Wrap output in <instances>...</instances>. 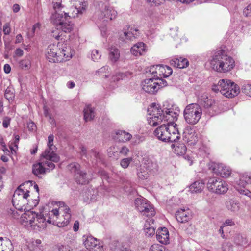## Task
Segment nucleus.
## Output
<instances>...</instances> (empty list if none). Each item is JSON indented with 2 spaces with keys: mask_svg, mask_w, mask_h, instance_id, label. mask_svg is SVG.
I'll list each match as a JSON object with an SVG mask.
<instances>
[{
  "mask_svg": "<svg viewBox=\"0 0 251 251\" xmlns=\"http://www.w3.org/2000/svg\"><path fill=\"white\" fill-rule=\"evenodd\" d=\"M250 184H251V174H244L237 182L236 190L241 194L251 197V192L246 188V186Z\"/></svg>",
  "mask_w": 251,
  "mask_h": 251,
  "instance_id": "11",
  "label": "nucleus"
},
{
  "mask_svg": "<svg viewBox=\"0 0 251 251\" xmlns=\"http://www.w3.org/2000/svg\"><path fill=\"white\" fill-rule=\"evenodd\" d=\"M2 250H3V251H13V245L10 240L7 238L5 239L3 238V240H2Z\"/></svg>",
  "mask_w": 251,
  "mask_h": 251,
  "instance_id": "37",
  "label": "nucleus"
},
{
  "mask_svg": "<svg viewBox=\"0 0 251 251\" xmlns=\"http://www.w3.org/2000/svg\"><path fill=\"white\" fill-rule=\"evenodd\" d=\"M91 153L97 159H99L100 161L102 160V155L99 152H97L95 150H92L91 151Z\"/></svg>",
  "mask_w": 251,
  "mask_h": 251,
  "instance_id": "55",
  "label": "nucleus"
},
{
  "mask_svg": "<svg viewBox=\"0 0 251 251\" xmlns=\"http://www.w3.org/2000/svg\"><path fill=\"white\" fill-rule=\"evenodd\" d=\"M156 239L161 243L167 244L169 243V234L167 228L161 227L156 232Z\"/></svg>",
  "mask_w": 251,
  "mask_h": 251,
  "instance_id": "18",
  "label": "nucleus"
},
{
  "mask_svg": "<svg viewBox=\"0 0 251 251\" xmlns=\"http://www.w3.org/2000/svg\"><path fill=\"white\" fill-rule=\"evenodd\" d=\"M84 119L86 122L92 120L95 116L94 109L91 106V105H86L83 110Z\"/></svg>",
  "mask_w": 251,
  "mask_h": 251,
  "instance_id": "27",
  "label": "nucleus"
},
{
  "mask_svg": "<svg viewBox=\"0 0 251 251\" xmlns=\"http://www.w3.org/2000/svg\"><path fill=\"white\" fill-rule=\"evenodd\" d=\"M201 104L203 107L209 111L211 113V111H214L215 113L217 111V104L215 101L211 99L208 98V97H203L201 101Z\"/></svg>",
  "mask_w": 251,
  "mask_h": 251,
  "instance_id": "19",
  "label": "nucleus"
},
{
  "mask_svg": "<svg viewBox=\"0 0 251 251\" xmlns=\"http://www.w3.org/2000/svg\"><path fill=\"white\" fill-rule=\"evenodd\" d=\"M148 163L145 164V167L148 170V171L150 172H155L158 170V166L157 165L152 162V161H148Z\"/></svg>",
  "mask_w": 251,
  "mask_h": 251,
  "instance_id": "42",
  "label": "nucleus"
},
{
  "mask_svg": "<svg viewBox=\"0 0 251 251\" xmlns=\"http://www.w3.org/2000/svg\"><path fill=\"white\" fill-rule=\"evenodd\" d=\"M191 217L192 215L189 209H180L176 213V218L180 223L188 222Z\"/></svg>",
  "mask_w": 251,
  "mask_h": 251,
  "instance_id": "17",
  "label": "nucleus"
},
{
  "mask_svg": "<svg viewBox=\"0 0 251 251\" xmlns=\"http://www.w3.org/2000/svg\"><path fill=\"white\" fill-rule=\"evenodd\" d=\"M132 30V29H131V30ZM124 34L126 39L129 40H132V38H136L138 37L137 34H134V32H131V31L130 32L124 31Z\"/></svg>",
  "mask_w": 251,
  "mask_h": 251,
  "instance_id": "50",
  "label": "nucleus"
},
{
  "mask_svg": "<svg viewBox=\"0 0 251 251\" xmlns=\"http://www.w3.org/2000/svg\"><path fill=\"white\" fill-rule=\"evenodd\" d=\"M121 246V244H120L118 241H113L110 245V248L112 250H115L117 249H119L120 250V248Z\"/></svg>",
  "mask_w": 251,
  "mask_h": 251,
  "instance_id": "54",
  "label": "nucleus"
},
{
  "mask_svg": "<svg viewBox=\"0 0 251 251\" xmlns=\"http://www.w3.org/2000/svg\"><path fill=\"white\" fill-rule=\"evenodd\" d=\"M226 207L231 212L236 213L240 210V203L237 200L231 199L226 202Z\"/></svg>",
  "mask_w": 251,
  "mask_h": 251,
  "instance_id": "24",
  "label": "nucleus"
},
{
  "mask_svg": "<svg viewBox=\"0 0 251 251\" xmlns=\"http://www.w3.org/2000/svg\"><path fill=\"white\" fill-rule=\"evenodd\" d=\"M70 209L69 207L65 206V208L64 209V211L65 213H66V215H65V220H64L61 223V226H65L67 225L69 223V220L71 218V214L69 213Z\"/></svg>",
  "mask_w": 251,
  "mask_h": 251,
  "instance_id": "38",
  "label": "nucleus"
},
{
  "mask_svg": "<svg viewBox=\"0 0 251 251\" xmlns=\"http://www.w3.org/2000/svg\"><path fill=\"white\" fill-rule=\"evenodd\" d=\"M43 163L41 161L32 166L33 174L40 178L42 177L41 175L45 174L46 171V169L44 167Z\"/></svg>",
  "mask_w": 251,
  "mask_h": 251,
  "instance_id": "23",
  "label": "nucleus"
},
{
  "mask_svg": "<svg viewBox=\"0 0 251 251\" xmlns=\"http://www.w3.org/2000/svg\"><path fill=\"white\" fill-rule=\"evenodd\" d=\"M184 138L188 145L191 146L195 145L198 141V137L195 130L192 128L185 129L184 131Z\"/></svg>",
  "mask_w": 251,
  "mask_h": 251,
  "instance_id": "15",
  "label": "nucleus"
},
{
  "mask_svg": "<svg viewBox=\"0 0 251 251\" xmlns=\"http://www.w3.org/2000/svg\"><path fill=\"white\" fill-rule=\"evenodd\" d=\"M11 121V118L8 117H5L3 118V122H2V125L3 126L6 128L8 127L9 125H10Z\"/></svg>",
  "mask_w": 251,
  "mask_h": 251,
  "instance_id": "56",
  "label": "nucleus"
},
{
  "mask_svg": "<svg viewBox=\"0 0 251 251\" xmlns=\"http://www.w3.org/2000/svg\"><path fill=\"white\" fill-rule=\"evenodd\" d=\"M3 31L5 35H9L11 31L10 25L8 23L4 25L3 27Z\"/></svg>",
  "mask_w": 251,
  "mask_h": 251,
  "instance_id": "53",
  "label": "nucleus"
},
{
  "mask_svg": "<svg viewBox=\"0 0 251 251\" xmlns=\"http://www.w3.org/2000/svg\"><path fill=\"white\" fill-rule=\"evenodd\" d=\"M109 0H95V4L100 11V18L104 21L112 20L117 17V12L108 5Z\"/></svg>",
  "mask_w": 251,
  "mask_h": 251,
  "instance_id": "6",
  "label": "nucleus"
},
{
  "mask_svg": "<svg viewBox=\"0 0 251 251\" xmlns=\"http://www.w3.org/2000/svg\"><path fill=\"white\" fill-rule=\"evenodd\" d=\"M39 201V196H38L37 199H28L27 205H29L30 208H33L34 207H36L38 204Z\"/></svg>",
  "mask_w": 251,
  "mask_h": 251,
  "instance_id": "47",
  "label": "nucleus"
},
{
  "mask_svg": "<svg viewBox=\"0 0 251 251\" xmlns=\"http://www.w3.org/2000/svg\"><path fill=\"white\" fill-rule=\"evenodd\" d=\"M37 216H36V223L35 225L40 228H45L46 226V223H48V214H42L40 212L39 214L36 213Z\"/></svg>",
  "mask_w": 251,
  "mask_h": 251,
  "instance_id": "28",
  "label": "nucleus"
},
{
  "mask_svg": "<svg viewBox=\"0 0 251 251\" xmlns=\"http://www.w3.org/2000/svg\"><path fill=\"white\" fill-rule=\"evenodd\" d=\"M41 157H42L41 161L42 163H43L44 167H45V166L48 167V168H46V170H49L50 169L52 170L53 169H54L55 168V165L52 163L53 161L46 159V158H44L42 156H41ZM53 162H54L53 161Z\"/></svg>",
  "mask_w": 251,
  "mask_h": 251,
  "instance_id": "39",
  "label": "nucleus"
},
{
  "mask_svg": "<svg viewBox=\"0 0 251 251\" xmlns=\"http://www.w3.org/2000/svg\"><path fill=\"white\" fill-rule=\"evenodd\" d=\"M132 161V158L128 157L124 158L121 160L120 164L123 168H126L128 167L130 163Z\"/></svg>",
  "mask_w": 251,
  "mask_h": 251,
  "instance_id": "46",
  "label": "nucleus"
},
{
  "mask_svg": "<svg viewBox=\"0 0 251 251\" xmlns=\"http://www.w3.org/2000/svg\"><path fill=\"white\" fill-rule=\"evenodd\" d=\"M245 92L251 97V84H248L244 86Z\"/></svg>",
  "mask_w": 251,
  "mask_h": 251,
  "instance_id": "58",
  "label": "nucleus"
},
{
  "mask_svg": "<svg viewBox=\"0 0 251 251\" xmlns=\"http://www.w3.org/2000/svg\"><path fill=\"white\" fill-rule=\"evenodd\" d=\"M170 134H169L167 142H176L180 138V134L178 132L177 128H176L175 126L171 125Z\"/></svg>",
  "mask_w": 251,
  "mask_h": 251,
  "instance_id": "26",
  "label": "nucleus"
},
{
  "mask_svg": "<svg viewBox=\"0 0 251 251\" xmlns=\"http://www.w3.org/2000/svg\"><path fill=\"white\" fill-rule=\"evenodd\" d=\"M137 174L138 177L141 179H146L149 176L148 170L144 166L143 167H140L137 169Z\"/></svg>",
  "mask_w": 251,
  "mask_h": 251,
  "instance_id": "35",
  "label": "nucleus"
},
{
  "mask_svg": "<svg viewBox=\"0 0 251 251\" xmlns=\"http://www.w3.org/2000/svg\"><path fill=\"white\" fill-rule=\"evenodd\" d=\"M212 167L214 173L222 177L227 178L231 173V169L222 164L214 163Z\"/></svg>",
  "mask_w": 251,
  "mask_h": 251,
  "instance_id": "16",
  "label": "nucleus"
},
{
  "mask_svg": "<svg viewBox=\"0 0 251 251\" xmlns=\"http://www.w3.org/2000/svg\"><path fill=\"white\" fill-rule=\"evenodd\" d=\"M58 30H60L57 29L55 30L52 31L51 33L52 36L54 37L57 40H59L60 39V37L62 35V34L60 35V32H59Z\"/></svg>",
  "mask_w": 251,
  "mask_h": 251,
  "instance_id": "57",
  "label": "nucleus"
},
{
  "mask_svg": "<svg viewBox=\"0 0 251 251\" xmlns=\"http://www.w3.org/2000/svg\"><path fill=\"white\" fill-rule=\"evenodd\" d=\"M47 214L48 215L47 219L48 223L54 224V218H57L59 216V212L57 209H53Z\"/></svg>",
  "mask_w": 251,
  "mask_h": 251,
  "instance_id": "36",
  "label": "nucleus"
},
{
  "mask_svg": "<svg viewBox=\"0 0 251 251\" xmlns=\"http://www.w3.org/2000/svg\"><path fill=\"white\" fill-rule=\"evenodd\" d=\"M113 149H114V147H111L109 148L108 151V153L109 157H112L113 156H115V153L117 152V151H113Z\"/></svg>",
  "mask_w": 251,
  "mask_h": 251,
  "instance_id": "64",
  "label": "nucleus"
},
{
  "mask_svg": "<svg viewBox=\"0 0 251 251\" xmlns=\"http://www.w3.org/2000/svg\"><path fill=\"white\" fill-rule=\"evenodd\" d=\"M116 135L117 139L122 142H126L129 140L132 137V135L130 133L123 130L118 131L116 132Z\"/></svg>",
  "mask_w": 251,
  "mask_h": 251,
  "instance_id": "33",
  "label": "nucleus"
},
{
  "mask_svg": "<svg viewBox=\"0 0 251 251\" xmlns=\"http://www.w3.org/2000/svg\"><path fill=\"white\" fill-rule=\"evenodd\" d=\"M207 187L209 191L217 194H224L228 189V185L225 181L215 177L208 179Z\"/></svg>",
  "mask_w": 251,
  "mask_h": 251,
  "instance_id": "8",
  "label": "nucleus"
},
{
  "mask_svg": "<svg viewBox=\"0 0 251 251\" xmlns=\"http://www.w3.org/2000/svg\"><path fill=\"white\" fill-rule=\"evenodd\" d=\"M36 216H37V215L35 212L28 211L22 215L21 218L23 222L25 223V226L30 225L32 226L35 222Z\"/></svg>",
  "mask_w": 251,
  "mask_h": 251,
  "instance_id": "20",
  "label": "nucleus"
},
{
  "mask_svg": "<svg viewBox=\"0 0 251 251\" xmlns=\"http://www.w3.org/2000/svg\"><path fill=\"white\" fill-rule=\"evenodd\" d=\"M168 83L162 78L146 79L142 82V89L146 92L154 94L161 88L167 86Z\"/></svg>",
  "mask_w": 251,
  "mask_h": 251,
  "instance_id": "7",
  "label": "nucleus"
},
{
  "mask_svg": "<svg viewBox=\"0 0 251 251\" xmlns=\"http://www.w3.org/2000/svg\"><path fill=\"white\" fill-rule=\"evenodd\" d=\"M149 251H167L165 250L163 246L158 244H154L152 245Z\"/></svg>",
  "mask_w": 251,
  "mask_h": 251,
  "instance_id": "49",
  "label": "nucleus"
},
{
  "mask_svg": "<svg viewBox=\"0 0 251 251\" xmlns=\"http://www.w3.org/2000/svg\"><path fill=\"white\" fill-rule=\"evenodd\" d=\"M31 184L30 181L22 183L14 192L12 202L15 208L19 211L25 210L27 208L28 198L30 197L29 191L27 188L32 186Z\"/></svg>",
  "mask_w": 251,
  "mask_h": 251,
  "instance_id": "3",
  "label": "nucleus"
},
{
  "mask_svg": "<svg viewBox=\"0 0 251 251\" xmlns=\"http://www.w3.org/2000/svg\"><path fill=\"white\" fill-rule=\"evenodd\" d=\"M80 154L81 156H84L87 157V149L83 145H81L80 147Z\"/></svg>",
  "mask_w": 251,
  "mask_h": 251,
  "instance_id": "62",
  "label": "nucleus"
},
{
  "mask_svg": "<svg viewBox=\"0 0 251 251\" xmlns=\"http://www.w3.org/2000/svg\"><path fill=\"white\" fill-rule=\"evenodd\" d=\"M171 65L180 69H183L187 67L189 65V61L186 58L180 57L179 58H174L170 61Z\"/></svg>",
  "mask_w": 251,
  "mask_h": 251,
  "instance_id": "25",
  "label": "nucleus"
},
{
  "mask_svg": "<svg viewBox=\"0 0 251 251\" xmlns=\"http://www.w3.org/2000/svg\"><path fill=\"white\" fill-rule=\"evenodd\" d=\"M84 244L89 251H102V246H101L96 238L90 236L85 239Z\"/></svg>",
  "mask_w": 251,
  "mask_h": 251,
  "instance_id": "14",
  "label": "nucleus"
},
{
  "mask_svg": "<svg viewBox=\"0 0 251 251\" xmlns=\"http://www.w3.org/2000/svg\"><path fill=\"white\" fill-rule=\"evenodd\" d=\"M129 152V150L128 148L126 146H123L121 150L120 151V153L123 154L124 155H127V154Z\"/></svg>",
  "mask_w": 251,
  "mask_h": 251,
  "instance_id": "59",
  "label": "nucleus"
},
{
  "mask_svg": "<svg viewBox=\"0 0 251 251\" xmlns=\"http://www.w3.org/2000/svg\"><path fill=\"white\" fill-rule=\"evenodd\" d=\"M211 68L218 72H226L232 69L235 65L232 58L225 50L220 49L215 52L210 61Z\"/></svg>",
  "mask_w": 251,
  "mask_h": 251,
  "instance_id": "2",
  "label": "nucleus"
},
{
  "mask_svg": "<svg viewBox=\"0 0 251 251\" xmlns=\"http://www.w3.org/2000/svg\"><path fill=\"white\" fill-rule=\"evenodd\" d=\"M204 188V183L200 181H195L189 187L190 191L192 193H200Z\"/></svg>",
  "mask_w": 251,
  "mask_h": 251,
  "instance_id": "34",
  "label": "nucleus"
},
{
  "mask_svg": "<svg viewBox=\"0 0 251 251\" xmlns=\"http://www.w3.org/2000/svg\"><path fill=\"white\" fill-rule=\"evenodd\" d=\"M4 96L8 101L12 100L15 96L13 89L11 87H7L5 91Z\"/></svg>",
  "mask_w": 251,
  "mask_h": 251,
  "instance_id": "41",
  "label": "nucleus"
},
{
  "mask_svg": "<svg viewBox=\"0 0 251 251\" xmlns=\"http://www.w3.org/2000/svg\"><path fill=\"white\" fill-rule=\"evenodd\" d=\"M243 15L246 17H251V3L245 6L243 9Z\"/></svg>",
  "mask_w": 251,
  "mask_h": 251,
  "instance_id": "45",
  "label": "nucleus"
},
{
  "mask_svg": "<svg viewBox=\"0 0 251 251\" xmlns=\"http://www.w3.org/2000/svg\"><path fill=\"white\" fill-rule=\"evenodd\" d=\"M27 127L29 130L32 131H34L36 128L35 124L32 122H29L28 124Z\"/></svg>",
  "mask_w": 251,
  "mask_h": 251,
  "instance_id": "63",
  "label": "nucleus"
},
{
  "mask_svg": "<svg viewBox=\"0 0 251 251\" xmlns=\"http://www.w3.org/2000/svg\"><path fill=\"white\" fill-rule=\"evenodd\" d=\"M15 209H16L15 208V207L13 209L10 208L7 210V212L8 214L11 215V216L13 218L17 219L18 218L19 216H20V214L17 211L15 210Z\"/></svg>",
  "mask_w": 251,
  "mask_h": 251,
  "instance_id": "52",
  "label": "nucleus"
},
{
  "mask_svg": "<svg viewBox=\"0 0 251 251\" xmlns=\"http://www.w3.org/2000/svg\"><path fill=\"white\" fill-rule=\"evenodd\" d=\"M120 251H133L130 250L127 245L124 243L121 244V246L120 248Z\"/></svg>",
  "mask_w": 251,
  "mask_h": 251,
  "instance_id": "60",
  "label": "nucleus"
},
{
  "mask_svg": "<svg viewBox=\"0 0 251 251\" xmlns=\"http://www.w3.org/2000/svg\"><path fill=\"white\" fill-rule=\"evenodd\" d=\"M135 205L137 210L143 216L152 217L155 215L154 207L149 201L141 197L135 200Z\"/></svg>",
  "mask_w": 251,
  "mask_h": 251,
  "instance_id": "9",
  "label": "nucleus"
},
{
  "mask_svg": "<svg viewBox=\"0 0 251 251\" xmlns=\"http://www.w3.org/2000/svg\"><path fill=\"white\" fill-rule=\"evenodd\" d=\"M154 220L152 219H149L146 221L144 225V231L146 235L148 237L153 236L155 233V229L154 226L150 224L151 222L153 224Z\"/></svg>",
  "mask_w": 251,
  "mask_h": 251,
  "instance_id": "29",
  "label": "nucleus"
},
{
  "mask_svg": "<svg viewBox=\"0 0 251 251\" xmlns=\"http://www.w3.org/2000/svg\"><path fill=\"white\" fill-rule=\"evenodd\" d=\"M148 112L149 114L151 116L150 124L154 126L163 121L167 122L168 124L173 125L178 116V110L175 111L171 108H163L161 109L160 106L155 103H152L151 107L148 109Z\"/></svg>",
  "mask_w": 251,
  "mask_h": 251,
  "instance_id": "1",
  "label": "nucleus"
},
{
  "mask_svg": "<svg viewBox=\"0 0 251 251\" xmlns=\"http://www.w3.org/2000/svg\"><path fill=\"white\" fill-rule=\"evenodd\" d=\"M131 53L135 56H140L146 52V45L143 42H139L132 47Z\"/></svg>",
  "mask_w": 251,
  "mask_h": 251,
  "instance_id": "21",
  "label": "nucleus"
},
{
  "mask_svg": "<svg viewBox=\"0 0 251 251\" xmlns=\"http://www.w3.org/2000/svg\"><path fill=\"white\" fill-rule=\"evenodd\" d=\"M91 57L93 61H96L100 58L101 54L99 53L98 50H94L92 51Z\"/></svg>",
  "mask_w": 251,
  "mask_h": 251,
  "instance_id": "51",
  "label": "nucleus"
},
{
  "mask_svg": "<svg viewBox=\"0 0 251 251\" xmlns=\"http://www.w3.org/2000/svg\"><path fill=\"white\" fill-rule=\"evenodd\" d=\"M62 49V51H59L60 54L61 55V56L63 55L65 59L72 57V54L69 47H63Z\"/></svg>",
  "mask_w": 251,
  "mask_h": 251,
  "instance_id": "40",
  "label": "nucleus"
},
{
  "mask_svg": "<svg viewBox=\"0 0 251 251\" xmlns=\"http://www.w3.org/2000/svg\"><path fill=\"white\" fill-rule=\"evenodd\" d=\"M235 225V223L232 219H227L223 224V226H233Z\"/></svg>",
  "mask_w": 251,
  "mask_h": 251,
  "instance_id": "61",
  "label": "nucleus"
},
{
  "mask_svg": "<svg viewBox=\"0 0 251 251\" xmlns=\"http://www.w3.org/2000/svg\"><path fill=\"white\" fill-rule=\"evenodd\" d=\"M78 173L75 175V178L78 184L84 185L88 183L90 179L87 174L83 171L78 172Z\"/></svg>",
  "mask_w": 251,
  "mask_h": 251,
  "instance_id": "22",
  "label": "nucleus"
},
{
  "mask_svg": "<svg viewBox=\"0 0 251 251\" xmlns=\"http://www.w3.org/2000/svg\"><path fill=\"white\" fill-rule=\"evenodd\" d=\"M59 48L54 44L48 46L46 50V58L50 62L56 63L62 61L61 55L60 54Z\"/></svg>",
  "mask_w": 251,
  "mask_h": 251,
  "instance_id": "12",
  "label": "nucleus"
},
{
  "mask_svg": "<svg viewBox=\"0 0 251 251\" xmlns=\"http://www.w3.org/2000/svg\"><path fill=\"white\" fill-rule=\"evenodd\" d=\"M80 165L77 163H73L69 165V169L72 172H73L75 174H78V172H80Z\"/></svg>",
  "mask_w": 251,
  "mask_h": 251,
  "instance_id": "43",
  "label": "nucleus"
},
{
  "mask_svg": "<svg viewBox=\"0 0 251 251\" xmlns=\"http://www.w3.org/2000/svg\"><path fill=\"white\" fill-rule=\"evenodd\" d=\"M171 147L174 148L175 153L178 155H184L187 151V148L184 143H178L176 146L172 144Z\"/></svg>",
  "mask_w": 251,
  "mask_h": 251,
  "instance_id": "31",
  "label": "nucleus"
},
{
  "mask_svg": "<svg viewBox=\"0 0 251 251\" xmlns=\"http://www.w3.org/2000/svg\"><path fill=\"white\" fill-rule=\"evenodd\" d=\"M212 89L215 92H220L226 97L232 98L237 96L240 92V87L231 80L226 79H221L217 85H213Z\"/></svg>",
  "mask_w": 251,
  "mask_h": 251,
  "instance_id": "4",
  "label": "nucleus"
},
{
  "mask_svg": "<svg viewBox=\"0 0 251 251\" xmlns=\"http://www.w3.org/2000/svg\"><path fill=\"white\" fill-rule=\"evenodd\" d=\"M109 57L113 63L116 62L120 57V51L119 50L113 47L109 48Z\"/></svg>",
  "mask_w": 251,
  "mask_h": 251,
  "instance_id": "32",
  "label": "nucleus"
},
{
  "mask_svg": "<svg viewBox=\"0 0 251 251\" xmlns=\"http://www.w3.org/2000/svg\"><path fill=\"white\" fill-rule=\"evenodd\" d=\"M53 140L54 136L52 134L48 136V148L42 153V156L44 158L52 160L55 162H58L60 160V157L54 153L55 147L53 144Z\"/></svg>",
  "mask_w": 251,
  "mask_h": 251,
  "instance_id": "10",
  "label": "nucleus"
},
{
  "mask_svg": "<svg viewBox=\"0 0 251 251\" xmlns=\"http://www.w3.org/2000/svg\"><path fill=\"white\" fill-rule=\"evenodd\" d=\"M202 114V109L201 106L197 103H192L187 105L184 110V117L189 124H197Z\"/></svg>",
  "mask_w": 251,
  "mask_h": 251,
  "instance_id": "5",
  "label": "nucleus"
},
{
  "mask_svg": "<svg viewBox=\"0 0 251 251\" xmlns=\"http://www.w3.org/2000/svg\"><path fill=\"white\" fill-rule=\"evenodd\" d=\"M53 251H74L69 246L57 245L54 247Z\"/></svg>",
  "mask_w": 251,
  "mask_h": 251,
  "instance_id": "44",
  "label": "nucleus"
},
{
  "mask_svg": "<svg viewBox=\"0 0 251 251\" xmlns=\"http://www.w3.org/2000/svg\"><path fill=\"white\" fill-rule=\"evenodd\" d=\"M19 65L22 69H28L30 67V62L28 60H23L19 62Z\"/></svg>",
  "mask_w": 251,
  "mask_h": 251,
  "instance_id": "48",
  "label": "nucleus"
},
{
  "mask_svg": "<svg viewBox=\"0 0 251 251\" xmlns=\"http://www.w3.org/2000/svg\"><path fill=\"white\" fill-rule=\"evenodd\" d=\"M156 69L159 73V76L164 78H167L172 74V69L171 67L164 65H157Z\"/></svg>",
  "mask_w": 251,
  "mask_h": 251,
  "instance_id": "30",
  "label": "nucleus"
},
{
  "mask_svg": "<svg viewBox=\"0 0 251 251\" xmlns=\"http://www.w3.org/2000/svg\"><path fill=\"white\" fill-rule=\"evenodd\" d=\"M170 125H165V124L161 125L157 127L154 132V134L157 138L163 142H167V138L170 134Z\"/></svg>",
  "mask_w": 251,
  "mask_h": 251,
  "instance_id": "13",
  "label": "nucleus"
}]
</instances>
